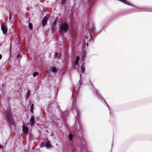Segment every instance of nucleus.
I'll list each match as a JSON object with an SVG mask.
<instances>
[{
  "mask_svg": "<svg viewBox=\"0 0 152 152\" xmlns=\"http://www.w3.org/2000/svg\"><path fill=\"white\" fill-rule=\"evenodd\" d=\"M60 31L61 32L66 33L69 27L67 23H64L60 25Z\"/></svg>",
  "mask_w": 152,
  "mask_h": 152,
  "instance_id": "1",
  "label": "nucleus"
},
{
  "mask_svg": "<svg viewBox=\"0 0 152 152\" xmlns=\"http://www.w3.org/2000/svg\"><path fill=\"white\" fill-rule=\"evenodd\" d=\"M1 29L3 34L5 35L7 32V28L5 25H2L1 26Z\"/></svg>",
  "mask_w": 152,
  "mask_h": 152,
  "instance_id": "2",
  "label": "nucleus"
},
{
  "mask_svg": "<svg viewBox=\"0 0 152 152\" xmlns=\"http://www.w3.org/2000/svg\"><path fill=\"white\" fill-rule=\"evenodd\" d=\"M81 67V70H80V69L79 70L78 69V71L79 72V73H80V77H81V73L82 74H83L84 73V72H85V67L83 66H80Z\"/></svg>",
  "mask_w": 152,
  "mask_h": 152,
  "instance_id": "3",
  "label": "nucleus"
},
{
  "mask_svg": "<svg viewBox=\"0 0 152 152\" xmlns=\"http://www.w3.org/2000/svg\"><path fill=\"white\" fill-rule=\"evenodd\" d=\"M48 20V18L46 16H45L42 21V24L43 26H45L47 23V22Z\"/></svg>",
  "mask_w": 152,
  "mask_h": 152,
  "instance_id": "4",
  "label": "nucleus"
},
{
  "mask_svg": "<svg viewBox=\"0 0 152 152\" xmlns=\"http://www.w3.org/2000/svg\"><path fill=\"white\" fill-rule=\"evenodd\" d=\"M34 118L32 116L30 120V124L31 126L33 125L34 124Z\"/></svg>",
  "mask_w": 152,
  "mask_h": 152,
  "instance_id": "5",
  "label": "nucleus"
},
{
  "mask_svg": "<svg viewBox=\"0 0 152 152\" xmlns=\"http://www.w3.org/2000/svg\"><path fill=\"white\" fill-rule=\"evenodd\" d=\"M28 128L26 127V126H23V132L25 133H27L28 131Z\"/></svg>",
  "mask_w": 152,
  "mask_h": 152,
  "instance_id": "6",
  "label": "nucleus"
},
{
  "mask_svg": "<svg viewBox=\"0 0 152 152\" xmlns=\"http://www.w3.org/2000/svg\"><path fill=\"white\" fill-rule=\"evenodd\" d=\"M52 72L53 73H56L57 72V69L56 67H53L51 68Z\"/></svg>",
  "mask_w": 152,
  "mask_h": 152,
  "instance_id": "7",
  "label": "nucleus"
},
{
  "mask_svg": "<svg viewBox=\"0 0 152 152\" xmlns=\"http://www.w3.org/2000/svg\"><path fill=\"white\" fill-rule=\"evenodd\" d=\"M80 57L79 56H77L76 57V59L75 62V64L76 65H78Z\"/></svg>",
  "mask_w": 152,
  "mask_h": 152,
  "instance_id": "8",
  "label": "nucleus"
},
{
  "mask_svg": "<svg viewBox=\"0 0 152 152\" xmlns=\"http://www.w3.org/2000/svg\"><path fill=\"white\" fill-rule=\"evenodd\" d=\"M6 116L9 119V120H11V116L10 113H8L6 115Z\"/></svg>",
  "mask_w": 152,
  "mask_h": 152,
  "instance_id": "9",
  "label": "nucleus"
},
{
  "mask_svg": "<svg viewBox=\"0 0 152 152\" xmlns=\"http://www.w3.org/2000/svg\"><path fill=\"white\" fill-rule=\"evenodd\" d=\"M46 146L47 148H49L50 146V142L48 141L46 143Z\"/></svg>",
  "mask_w": 152,
  "mask_h": 152,
  "instance_id": "10",
  "label": "nucleus"
},
{
  "mask_svg": "<svg viewBox=\"0 0 152 152\" xmlns=\"http://www.w3.org/2000/svg\"><path fill=\"white\" fill-rule=\"evenodd\" d=\"M34 107V104H31V107L30 110H31V112L32 113H33Z\"/></svg>",
  "mask_w": 152,
  "mask_h": 152,
  "instance_id": "11",
  "label": "nucleus"
},
{
  "mask_svg": "<svg viewBox=\"0 0 152 152\" xmlns=\"http://www.w3.org/2000/svg\"><path fill=\"white\" fill-rule=\"evenodd\" d=\"M39 74L38 72H35L33 73V75L34 77H35Z\"/></svg>",
  "mask_w": 152,
  "mask_h": 152,
  "instance_id": "12",
  "label": "nucleus"
},
{
  "mask_svg": "<svg viewBox=\"0 0 152 152\" xmlns=\"http://www.w3.org/2000/svg\"><path fill=\"white\" fill-rule=\"evenodd\" d=\"M69 140L70 141H71L72 140V138H73V136H72V135L71 134H69Z\"/></svg>",
  "mask_w": 152,
  "mask_h": 152,
  "instance_id": "13",
  "label": "nucleus"
},
{
  "mask_svg": "<svg viewBox=\"0 0 152 152\" xmlns=\"http://www.w3.org/2000/svg\"><path fill=\"white\" fill-rule=\"evenodd\" d=\"M28 26L30 29H32L33 27L32 24L31 23H29L28 25Z\"/></svg>",
  "mask_w": 152,
  "mask_h": 152,
  "instance_id": "14",
  "label": "nucleus"
},
{
  "mask_svg": "<svg viewBox=\"0 0 152 152\" xmlns=\"http://www.w3.org/2000/svg\"><path fill=\"white\" fill-rule=\"evenodd\" d=\"M46 145V144H45L44 142H43L42 143V145L41 146V147H43Z\"/></svg>",
  "mask_w": 152,
  "mask_h": 152,
  "instance_id": "15",
  "label": "nucleus"
},
{
  "mask_svg": "<svg viewBox=\"0 0 152 152\" xmlns=\"http://www.w3.org/2000/svg\"><path fill=\"white\" fill-rule=\"evenodd\" d=\"M66 0H62V4H63L65 2Z\"/></svg>",
  "mask_w": 152,
  "mask_h": 152,
  "instance_id": "16",
  "label": "nucleus"
},
{
  "mask_svg": "<svg viewBox=\"0 0 152 152\" xmlns=\"http://www.w3.org/2000/svg\"><path fill=\"white\" fill-rule=\"evenodd\" d=\"M72 99H73V101L74 102H75V98H73Z\"/></svg>",
  "mask_w": 152,
  "mask_h": 152,
  "instance_id": "17",
  "label": "nucleus"
},
{
  "mask_svg": "<svg viewBox=\"0 0 152 152\" xmlns=\"http://www.w3.org/2000/svg\"><path fill=\"white\" fill-rule=\"evenodd\" d=\"M2 147H3V146L2 145H0V149L2 148Z\"/></svg>",
  "mask_w": 152,
  "mask_h": 152,
  "instance_id": "18",
  "label": "nucleus"
},
{
  "mask_svg": "<svg viewBox=\"0 0 152 152\" xmlns=\"http://www.w3.org/2000/svg\"><path fill=\"white\" fill-rule=\"evenodd\" d=\"M29 94H30V92H29V91H28V92L27 95L28 96Z\"/></svg>",
  "mask_w": 152,
  "mask_h": 152,
  "instance_id": "19",
  "label": "nucleus"
},
{
  "mask_svg": "<svg viewBox=\"0 0 152 152\" xmlns=\"http://www.w3.org/2000/svg\"><path fill=\"white\" fill-rule=\"evenodd\" d=\"M2 58V56L0 54V59H1Z\"/></svg>",
  "mask_w": 152,
  "mask_h": 152,
  "instance_id": "20",
  "label": "nucleus"
},
{
  "mask_svg": "<svg viewBox=\"0 0 152 152\" xmlns=\"http://www.w3.org/2000/svg\"><path fill=\"white\" fill-rule=\"evenodd\" d=\"M57 54H58V53H56V57H57Z\"/></svg>",
  "mask_w": 152,
  "mask_h": 152,
  "instance_id": "21",
  "label": "nucleus"
},
{
  "mask_svg": "<svg viewBox=\"0 0 152 152\" xmlns=\"http://www.w3.org/2000/svg\"><path fill=\"white\" fill-rule=\"evenodd\" d=\"M86 45L88 46V43H86Z\"/></svg>",
  "mask_w": 152,
  "mask_h": 152,
  "instance_id": "22",
  "label": "nucleus"
},
{
  "mask_svg": "<svg viewBox=\"0 0 152 152\" xmlns=\"http://www.w3.org/2000/svg\"><path fill=\"white\" fill-rule=\"evenodd\" d=\"M94 28H93V29L91 31L93 32V31H94Z\"/></svg>",
  "mask_w": 152,
  "mask_h": 152,
  "instance_id": "23",
  "label": "nucleus"
},
{
  "mask_svg": "<svg viewBox=\"0 0 152 152\" xmlns=\"http://www.w3.org/2000/svg\"><path fill=\"white\" fill-rule=\"evenodd\" d=\"M12 27L13 28V26H12Z\"/></svg>",
  "mask_w": 152,
  "mask_h": 152,
  "instance_id": "24",
  "label": "nucleus"
},
{
  "mask_svg": "<svg viewBox=\"0 0 152 152\" xmlns=\"http://www.w3.org/2000/svg\"><path fill=\"white\" fill-rule=\"evenodd\" d=\"M96 94H98V93H97V92H96Z\"/></svg>",
  "mask_w": 152,
  "mask_h": 152,
  "instance_id": "25",
  "label": "nucleus"
}]
</instances>
